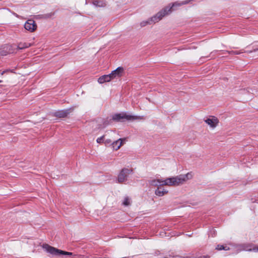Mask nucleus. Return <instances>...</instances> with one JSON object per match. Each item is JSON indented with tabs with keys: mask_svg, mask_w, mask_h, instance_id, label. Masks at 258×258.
<instances>
[{
	"mask_svg": "<svg viewBox=\"0 0 258 258\" xmlns=\"http://www.w3.org/2000/svg\"><path fill=\"white\" fill-rule=\"evenodd\" d=\"M193 177L191 172L185 174H180L177 176L166 178L165 179H160V186L167 185L169 186H177L185 183L187 180Z\"/></svg>",
	"mask_w": 258,
	"mask_h": 258,
	"instance_id": "f257e3e1",
	"label": "nucleus"
},
{
	"mask_svg": "<svg viewBox=\"0 0 258 258\" xmlns=\"http://www.w3.org/2000/svg\"><path fill=\"white\" fill-rule=\"evenodd\" d=\"M166 14L167 13L165 11H159L155 16L152 17L148 20L143 21L141 22L140 24V25L141 27H143L147 25L151 24V22H153L154 23H157L159 22L160 20H161L164 16H165Z\"/></svg>",
	"mask_w": 258,
	"mask_h": 258,
	"instance_id": "f03ea898",
	"label": "nucleus"
},
{
	"mask_svg": "<svg viewBox=\"0 0 258 258\" xmlns=\"http://www.w3.org/2000/svg\"><path fill=\"white\" fill-rule=\"evenodd\" d=\"M141 117L127 114L126 113L121 112L115 114L112 116V119L117 121H123L126 120H133L141 119Z\"/></svg>",
	"mask_w": 258,
	"mask_h": 258,
	"instance_id": "7ed1b4c3",
	"label": "nucleus"
},
{
	"mask_svg": "<svg viewBox=\"0 0 258 258\" xmlns=\"http://www.w3.org/2000/svg\"><path fill=\"white\" fill-rule=\"evenodd\" d=\"M190 1L191 0H186L182 2H176L172 4H169L168 6L164 8L160 11H165L167 13L165 14V16H166L171 13L172 11L176 10L177 7H180L184 5L188 4Z\"/></svg>",
	"mask_w": 258,
	"mask_h": 258,
	"instance_id": "20e7f679",
	"label": "nucleus"
},
{
	"mask_svg": "<svg viewBox=\"0 0 258 258\" xmlns=\"http://www.w3.org/2000/svg\"><path fill=\"white\" fill-rule=\"evenodd\" d=\"M132 172V170L129 168H123L119 173L117 177L118 183H122L127 180L128 176Z\"/></svg>",
	"mask_w": 258,
	"mask_h": 258,
	"instance_id": "39448f33",
	"label": "nucleus"
},
{
	"mask_svg": "<svg viewBox=\"0 0 258 258\" xmlns=\"http://www.w3.org/2000/svg\"><path fill=\"white\" fill-rule=\"evenodd\" d=\"M42 247L45 249L48 253L51 254L52 255H60L61 250L57 249L54 247L50 246L47 244H44L43 245Z\"/></svg>",
	"mask_w": 258,
	"mask_h": 258,
	"instance_id": "423d86ee",
	"label": "nucleus"
},
{
	"mask_svg": "<svg viewBox=\"0 0 258 258\" xmlns=\"http://www.w3.org/2000/svg\"><path fill=\"white\" fill-rule=\"evenodd\" d=\"M205 121L212 128H215L218 125L219 122L218 118L214 116H210L209 118L205 119Z\"/></svg>",
	"mask_w": 258,
	"mask_h": 258,
	"instance_id": "0eeeda50",
	"label": "nucleus"
},
{
	"mask_svg": "<svg viewBox=\"0 0 258 258\" xmlns=\"http://www.w3.org/2000/svg\"><path fill=\"white\" fill-rule=\"evenodd\" d=\"M24 27L27 30L32 32L37 28V25L33 20H28L25 24Z\"/></svg>",
	"mask_w": 258,
	"mask_h": 258,
	"instance_id": "6e6552de",
	"label": "nucleus"
},
{
	"mask_svg": "<svg viewBox=\"0 0 258 258\" xmlns=\"http://www.w3.org/2000/svg\"><path fill=\"white\" fill-rule=\"evenodd\" d=\"M123 72V69L122 67H118L116 70L113 71L111 73L109 74L111 80L117 79L120 77Z\"/></svg>",
	"mask_w": 258,
	"mask_h": 258,
	"instance_id": "1a4fd4ad",
	"label": "nucleus"
},
{
	"mask_svg": "<svg viewBox=\"0 0 258 258\" xmlns=\"http://www.w3.org/2000/svg\"><path fill=\"white\" fill-rule=\"evenodd\" d=\"M241 250L248 251H253L258 252V247L255 246L252 243L244 244L241 245Z\"/></svg>",
	"mask_w": 258,
	"mask_h": 258,
	"instance_id": "9d476101",
	"label": "nucleus"
},
{
	"mask_svg": "<svg viewBox=\"0 0 258 258\" xmlns=\"http://www.w3.org/2000/svg\"><path fill=\"white\" fill-rule=\"evenodd\" d=\"M71 109L58 110L54 113V115L60 118L65 117L71 112Z\"/></svg>",
	"mask_w": 258,
	"mask_h": 258,
	"instance_id": "9b49d317",
	"label": "nucleus"
},
{
	"mask_svg": "<svg viewBox=\"0 0 258 258\" xmlns=\"http://www.w3.org/2000/svg\"><path fill=\"white\" fill-rule=\"evenodd\" d=\"M125 140V139H119L116 141L113 142L111 145L113 149L115 150H118L120 147L123 145V142Z\"/></svg>",
	"mask_w": 258,
	"mask_h": 258,
	"instance_id": "f8f14e48",
	"label": "nucleus"
},
{
	"mask_svg": "<svg viewBox=\"0 0 258 258\" xmlns=\"http://www.w3.org/2000/svg\"><path fill=\"white\" fill-rule=\"evenodd\" d=\"M168 193V190L162 188L160 187H158L155 190V194L156 196L159 197H162Z\"/></svg>",
	"mask_w": 258,
	"mask_h": 258,
	"instance_id": "ddd939ff",
	"label": "nucleus"
},
{
	"mask_svg": "<svg viewBox=\"0 0 258 258\" xmlns=\"http://www.w3.org/2000/svg\"><path fill=\"white\" fill-rule=\"evenodd\" d=\"M110 76L109 75H103L99 78L98 81L100 84H103L105 82H108L111 81Z\"/></svg>",
	"mask_w": 258,
	"mask_h": 258,
	"instance_id": "4468645a",
	"label": "nucleus"
},
{
	"mask_svg": "<svg viewBox=\"0 0 258 258\" xmlns=\"http://www.w3.org/2000/svg\"><path fill=\"white\" fill-rule=\"evenodd\" d=\"M93 4L99 7H103L106 6L105 2L103 0H94L93 1Z\"/></svg>",
	"mask_w": 258,
	"mask_h": 258,
	"instance_id": "2eb2a0df",
	"label": "nucleus"
},
{
	"mask_svg": "<svg viewBox=\"0 0 258 258\" xmlns=\"http://www.w3.org/2000/svg\"><path fill=\"white\" fill-rule=\"evenodd\" d=\"M31 46L30 43H19L18 46L17 48L19 49H22L25 48H28Z\"/></svg>",
	"mask_w": 258,
	"mask_h": 258,
	"instance_id": "dca6fc26",
	"label": "nucleus"
},
{
	"mask_svg": "<svg viewBox=\"0 0 258 258\" xmlns=\"http://www.w3.org/2000/svg\"><path fill=\"white\" fill-rule=\"evenodd\" d=\"M149 182L152 186H160V179L151 180Z\"/></svg>",
	"mask_w": 258,
	"mask_h": 258,
	"instance_id": "f3484780",
	"label": "nucleus"
},
{
	"mask_svg": "<svg viewBox=\"0 0 258 258\" xmlns=\"http://www.w3.org/2000/svg\"><path fill=\"white\" fill-rule=\"evenodd\" d=\"M131 204V199L128 197H125L122 202V205L125 206H129Z\"/></svg>",
	"mask_w": 258,
	"mask_h": 258,
	"instance_id": "a211bd4d",
	"label": "nucleus"
},
{
	"mask_svg": "<svg viewBox=\"0 0 258 258\" xmlns=\"http://www.w3.org/2000/svg\"><path fill=\"white\" fill-rule=\"evenodd\" d=\"M216 249L221 250H228L229 249V248L227 246H224L222 245H218L216 248Z\"/></svg>",
	"mask_w": 258,
	"mask_h": 258,
	"instance_id": "6ab92c4d",
	"label": "nucleus"
},
{
	"mask_svg": "<svg viewBox=\"0 0 258 258\" xmlns=\"http://www.w3.org/2000/svg\"><path fill=\"white\" fill-rule=\"evenodd\" d=\"M6 48V50H4L3 49L1 48L0 49V55H6L8 53H11L12 52L9 51H7V49H8V47H5L4 48V49H5Z\"/></svg>",
	"mask_w": 258,
	"mask_h": 258,
	"instance_id": "aec40b11",
	"label": "nucleus"
},
{
	"mask_svg": "<svg viewBox=\"0 0 258 258\" xmlns=\"http://www.w3.org/2000/svg\"><path fill=\"white\" fill-rule=\"evenodd\" d=\"M104 137L105 136H103L100 138H98L96 141L98 143H101L103 142V140H104Z\"/></svg>",
	"mask_w": 258,
	"mask_h": 258,
	"instance_id": "412c9836",
	"label": "nucleus"
},
{
	"mask_svg": "<svg viewBox=\"0 0 258 258\" xmlns=\"http://www.w3.org/2000/svg\"><path fill=\"white\" fill-rule=\"evenodd\" d=\"M60 254H64V255H72V253L70 252H67L63 250L60 251Z\"/></svg>",
	"mask_w": 258,
	"mask_h": 258,
	"instance_id": "4be33fe9",
	"label": "nucleus"
},
{
	"mask_svg": "<svg viewBox=\"0 0 258 258\" xmlns=\"http://www.w3.org/2000/svg\"><path fill=\"white\" fill-rule=\"evenodd\" d=\"M230 54H240L241 52L238 51H231L229 52Z\"/></svg>",
	"mask_w": 258,
	"mask_h": 258,
	"instance_id": "5701e85b",
	"label": "nucleus"
},
{
	"mask_svg": "<svg viewBox=\"0 0 258 258\" xmlns=\"http://www.w3.org/2000/svg\"><path fill=\"white\" fill-rule=\"evenodd\" d=\"M111 140H110V139H107L106 140L104 141V144L107 145L109 144H110L111 143Z\"/></svg>",
	"mask_w": 258,
	"mask_h": 258,
	"instance_id": "b1692460",
	"label": "nucleus"
},
{
	"mask_svg": "<svg viewBox=\"0 0 258 258\" xmlns=\"http://www.w3.org/2000/svg\"><path fill=\"white\" fill-rule=\"evenodd\" d=\"M210 256L206 255H200L198 256L197 258H209Z\"/></svg>",
	"mask_w": 258,
	"mask_h": 258,
	"instance_id": "393cba45",
	"label": "nucleus"
},
{
	"mask_svg": "<svg viewBox=\"0 0 258 258\" xmlns=\"http://www.w3.org/2000/svg\"><path fill=\"white\" fill-rule=\"evenodd\" d=\"M4 73V72H3V73H2V75H3Z\"/></svg>",
	"mask_w": 258,
	"mask_h": 258,
	"instance_id": "a878e982",
	"label": "nucleus"
},
{
	"mask_svg": "<svg viewBox=\"0 0 258 258\" xmlns=\"http://www.w3.org/2000/svg\"><path fill=\"white\" fill-rule=\"evenodd\" d=\"M2 82V80H0V83Z\"/></svg>",
	"mask_w": 258,
	"mask_h": 258,
	"instance_id": "bb28decb",
	"label": "nucleus"
}]
</instances>
